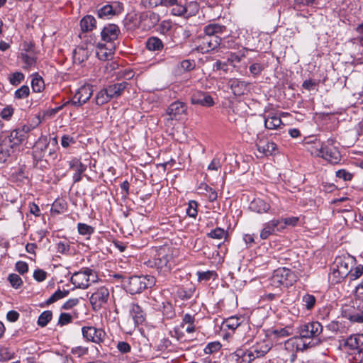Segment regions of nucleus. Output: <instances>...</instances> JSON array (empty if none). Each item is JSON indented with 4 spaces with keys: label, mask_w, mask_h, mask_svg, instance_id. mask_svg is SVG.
<instances>
[{
    "label": "nucleus",
    "mask_w": 363,
    "mask_h": 363,
    "mask_svg": "<svg viewBox=\"0 0 363 363\" xmlns=\"http://www.w3.org/2000/svg\"><path fill=\"white\" fill-rule=\"evenodd\" d=\"M176 264L174 251L169 248H162L153 260L148 261L150 267L155 266L159 274L165 276Z\"/></svg>",
    "instance_id": "f257e3e1"
},
{
    "label": "nucleus",
    "mask_w": 363,
    "mask_h": 363,
    "mask_svg": "<svg viewBox=\"0 0 363 363\" xmlns=\"http://www.w3.org/2000/svg\"><path fill=\"white\" fill-rule=\"evenodd\" d=\"M297 279L294 272L286 267H280L274 271L270 284L274 287L292 286Z\"/></svg>",
    "instance_id": "f03ea898"
},
{
    "label": "nucleus",
    "mask_w": 363,
    "mask_h": 363,
    "mask_svg": "<svg viewBox=\"0 0 363 363\" xmlns=\"http://www.w3.org/2000/svg\"><path fill=\"white\" fill-rule=\"evenodd\" d=\"M160 5L164 6H172V13L174 16H192L198 11L199 5L195 1H191L186 6L178 3L177 0H161Z\"/></svg>",
    "instance_id": "7ed1b4c3"
},
{
    "label": "nucleus",
    "mask_w": 363,
    "mask_h": 363,
    "mask_svg": "<svg viewBox=\"0 0 363 363\" xmlns=\"http://www.w3.org/2000/svg\"><path fill=\"white\" fill-rule=\"evenodd\" d=\"M96 274L92 269L89 268L74 273L70 279L72 284H74L76 288L82 289H87L91 282H96Z\"/></svg>",
    "instance_id": "20e7f679"
},
{
    "label": "nucleus",
    "mask_w": 363,
    "mask_h": 363,
    "mask_svg": "<svg viewBox=\"0 0 363 363\" xmlns=\"http://www.w3.org/2000/svg\"><path fill=\"white\" fill-rule=\"evenodd\" d=\"M333 140H328L313 153L331 164H337L341 160V155L337 149L333 145Z\"/></svg>",
    "instance_id": "39448f33"
},
{
    "label": "nucleus",
    "mask_w": 363,
    "mask_h": 363,
    "mask_svg": "<svg viewBox=\"0 0 363 363\" xmlns=\"http://www.w3.org/2000/svg\"><path fill=\"white\" fill-rule=\"evenodd\" d=\"M154 284L155 279L152 277L134 276L129 279L126 289L131 294H135L141 293L147 288L152 287Z\"/></svg>",
    "instance_id": "423d86ee"
},
{
    "label": "nucleus",
    "mask_w": 363,
    "mask_h": 363,
    "mask_svg": "<svg viewBox=\"0 0 363 363\" xmlns=\"http://www.w3.org/2000/svg\"><path fill=\"white\" fill-rule=\"evenodd\" d=\"M220 37L199 36L195 41L196 49L201 53L212 51L221 45Z\"/></svg>",
    "instance_id": "0eeeda50"
},
{
    "label": "nucleus",
    "mask_w": 363,
    "mask_h": 363,
    "mask_svg": "<svg viewBox=\"0 0 363 363\" xmlns=\"http://www.w3.org/2000/svg\"><path fill=\"white\" fill-rule=\"evenodd\" d=\"M82 334L87 342H91L96 345L103 343L106 337V333L102 328L94 326H84L82 328Z\"/></svg>",
    "instance_id": "6e6552de"
},
{
    "label": "nucleus",
    "mask_w": 363,
    "mask_h": 363,
    "mask_svg": "<svg viewBox=\"0 0 363 363\" xmlns=\"http://www.w3.org/2000/svg\"><path fill=\"white\" fill-rule=\"evenodd\" d=\"M108 298V289L106 287L101 286L91 294L89 301L93 309L99 311L107 303Z\"/></svg>",
    "instance_id": "1a4fd4ad"
},
{
    "label": "nucleus",
    "mask_w": 363,
    "mask_h": 363,
    "mask_svg": "<svg viewBox=\"0 0 363 363\" xmlns=\"http://www.w3.org/2000/svg\"><path fill=\"white\" fill-rule=\"evenodd\" d=\"M323 331V326L318 321H313L300 327L299 333L303 339L317 337Z\"/></svg>",
    "instance_id": "9d476101"
},
{
    "label": "nucleus",
    "mask_w": 363,
    "mask_h": 363,
    "mask_svg": "<svg viewBox=\"0 0 363 363\" xmlns=\"http://www.w3.org/2000/svg\"><path fill=\"white\" fill-rule=\"evenodd\" d=\"M93 89L90 84L82 86L74 94L71 103L74 106H82L92 96Z\"/></svg>",
    "instance_id": "9b49d317"
},
{
    "label": "nucleus",
    "mask_w": 363,
    "mask_h": 363,
    "mask_svg": "<svg viewBox=\"0 0 363 363\" xmlns=\"http://www.w3.org/2000/svg\"><path fill=\"white\" fill-rule=\"evenodd\" d=\"M256 147L260 157L272 155L277 150V145L274 142L263 138L256 140Z\"/></svg>",
    "instance_id": "f8f14e48"
},
{
    "label": "nucleus",
    "mask_w": 363,
    "mask_h": 363,
    "mask_svg": "<svg viewBox=\"0 0 363 363\" xmlns=\"http://www.w3.org/2000/svg\"><path fill=\"white\" fill-rule=\"evenodd\" d=\"M159 14L152 11L142 13L140 16V24L143 29L149 30L155 26L160 21Z\"/></svg>",
    "instance_id": "ddd939ff"
},
{
    "label": "nucleus",
    "mask_w": 363,
    "mask_h": 363,
    "mask_svg": "<svg viewBox=\"0 0 363 363\" xmlns=\"http://www.w3.org/2000/svg\"><path fill=\"white\" fill-rule=\"evenodd\" d=\"M192 104L201 105L203 106L210 107L213 106L214 101L212 97L207 93L201 91H196L191 97Z\"/></svg>",
    "instance_id": "4468645a"
},
{
    "label": "nucleus",
    "mask_w": 363,
    "mask_h": 363,
    "mask_svg": "<svg viewBox=\"0 0 363 363\" xmlns=\"http://www.w3.org/2000/svg\"><path fill=\"white\" fill-rule=\"evenodd\" d=\"M186 111V106L184 103L174 101L167 109V115L169 120H179L180 116Z\"/></svg>",
    "instance_id": "2eb2a0df"
},
{
    "label": "nucleus",
    "mask_w": 363,
    "mask_h": 363,
    "mask_svg": "<svg viewBox=\"0 0 363 363\" xmlns=\"http://www.w3.org/2000/svg\"><path fill=\"white\" fill-rule=\"evenodd\" d=\"M354 258L350 255L346 257H337L335 258L333 264L342 271V275H349L350 272H351V269L354 264Z\"/></svg>",
    "instance_id": "dca6fc26"
},
{
    "label": "nucleus",
    "mask_w": 363,
    "mask_h": 363,
    "mask_svg": "<svg viewBox=\"0 0 363 363\" xmlns=\"http://www.w3.org/2000/svg\"><path fill=\"white\" fill-rule=\"evenodd\" d=\"M344 346L351 350H357L359 354L363 350V334L350 335L345 340Z\"/></svg>",
    "instance_id": "f3484780"
},
{
    "label": "nucleus",
    "mask_w": 363,
    "mask_h": 363,
    "mask_svg": "<svg viewBox=\"0 0 363 363\" xmlns=\"http://www.w3.org/2000/svg\"><path fill=\"white\" fill-rule=\"evenodd\" d=\"M120 33L119 28L115 24H109L101 30V38L104 41L111 43L118 38Z\"/></svg>",
    "instance_id": "a211bd4d"
},
{
    "label": "nucleus",
    "mask_w": 363,
    "mask_h": 363,
    "mask_svg": "<svg viewBox=\"0 0 363 363\" xmlns=\"http://www.w3.org/2000/svg\"><path fill=\"white\" fill-rule=\"evenodd\" d=\"M279 223L278 219H273L263 225V228L260 232V238L262 240L267 239L271 235L274 234L276 231H281L279 229Z\"/></svg>",
    "instance_id": "6ab92c4d"
},
{
    "label": "nucleus",
    "mask_w": 363,
    "mask_h": 363,
    "mask_svg": "<svg viewBox=\"0 0 363 363\" xmlns=\"http://www.w3.org/2000/svg\"><path fill=\"white\" fill-rule=\"evenodd\" d=\"M230 89L236 96H241L248 91L250 83L238 79H233L229 82Z\"/></svg>",
    "instance_id": "aec40b11"
},
{
    "label": "nucleus",
    "mask_w": 363,
    "mask_h": 363,
    "mask_svg": "<svg viewBox=\"0 0 363 363\" xmlns=\"http://www.w3.org/2000/svg\"><path fill=\"white\" fill-rule=\"evenodd\" d=\"M128 83L126 82H122L120 83H115L107 86L106 89L107 90L110 98H118L120 96L125 89L128 86Z\"/></svg>",
    "instance_id": "412c9836"
},
{
    "label": "nucleus",
    "mask_w": 363,
    "mask_h": 363,
    "mask_svg": "<svg viewBox=\"0 0 363 363\" xmlns=\"http://www.w3.org/2000/svg\"><path fill=\"white\" fill-rule=\"evenodd\" d=\"M115 45L112 43L106 47L105 44L99 43L97 45L96 55L101 60H107L112 57Z\"/></svg>",
    "instance_id": "4be33fe9"
},
{
    "label": "nucleus",
    "mask_w": 363,
    "mask_h": 363,
    "mask_svg": "<svg viewBox=\"0 0 363 363\" xmlns=\"http://www.w3.org/2000/svg\"><path fill=\"white\" fill-rule=\"evenodd\" d=\"M250 211L257 213H267L270 209V205L263 199L257 198L253 199L249 206Z\"/></svg>",
    "instance_id": "5701e85b"
},
{
    "label": "nucleus",
    "mask_w": 363,
    "mask_h": 363,
    "mask_svg": "<svg viewBox=\"0 0 363 363\" xmlns=\"http://www.w3.org/2000/svg\"><path fill=\"white\" fill-rule=\"evenodd\" d=\"M249 350L257 359H259L264 357L269 351L270 346L267 341L263 340L262 342H257Z\"/></svg>",
    "instance_id": "b1692460"
},
{
    "label": "nucleus",
    "mask_w": 363,
    "mask_h": 363,
    "mask_svg": "<svg viewBox=\"0 0 363 363\" xmlns=\"http://www.w3.org/2000/svg\"><path fill=\"white\" fill-rule=\"evenodd\" d=\"M129 313L135 324H140L145 320V313L138 304L131 303L129 306Z\"/></svg>",
    "instance_id": "393cba45"
},
{
    "label": "nucleus",
    "mask_w": 363,
    "mask_h": 363,
    "mask_svg": "<svg viewBox=\"0 0 363 363\" xmlns=\"http://www.w3.org/2000/svg\"><path fill=\"white\" fill-rule=\"evenodd\" d=\"M234 355L237 361L240 360V363H252L254 360L257 359L249 349L246 350L238 349L235 352Z\"/></svg>",
    "instance_id": "a878e982"
},
{
    "label": "nucleus",
    "mask_w": 363,
    "mask_h": 363,
    "mask_svg": "<svg viewBox=\"0 0 363 363\" xmlns=\"http://www.w3.org/2000/svg\"><path fill=\"white\" fill-rule=\"evenodd\" d=\"M70 167L74 172L73 175L74 182H79L82 179V174L86 169V165L83 164L77 160H74L70 163Z\"/></svg>",
    "instance_id": "bb28decb"
},
{
    "label": "nucleus",
    "mask_w": 363,
    "mask_h": 363,
    "mask_svg": "<svg viewBox=\"0 0 363 363\" xmlns=\"http://www.w3.org/2000/svg\"><path fill=\"white\" fill-rule=\"evenodd\" d=\"M89 55L90 52L87 48L83 46L77 47L73 51L74 62L80 65L86 61Z\"/></svg>",
    "instance_id": "cd10ccee"
},
{
    "label": "nucleus",
    "mask_w": 363,
    "mask_h": 363,
    "mask_svg": "<svg viewBox=\"0 0 363 363\" xmlns=\"http://www.w3.org/2000/svg\"><path fill=\"white\" fill-rule=\"evenodd\" d=\"M264 125L266 128L269 130H276L284 126L281 118L277 115H269L264 118Z\"/></svg>",
    "instance_id": "c85d7f7f"
},
{
    "label": "nucleus",
    "mask_w": 363,
    "mask_h": 363,
    "mask_svg": "<svg viewBox=\"0 0 363 363\" xmlns=\"http://www.w3.org/2000/svg\"><path fill=\"white\" fill-rule=\"evenodd\" d=\"M225 27L217 23H211L204 27V35L208 37H219L218 34L222 33Z\"/></svg>",
    "instance_id": "c756f323"
},
{
    "label": "nucleus",
    "mask_w": 363,
    "mask_h": 363,
    "mask_svg": "<svg viewBox=\"0 0 363 363\" xmlns=\"http://www.w3.org/2000/svg\"><path fill=\"white\" fill-rule=\"evenodd\" d=\"M98 16L101 18H109L116 15V8L112 4H106L98 10Z\"/></svg>",
    "instance_id": "7c9ffc66"
},
{
    "label": "nucleus",
    "mask_w": 363,
    "mask_h": 363,
    "mask_svg": "<svg viewBox=\"0 0 363 363\" xmlns=\"http://www.w3.org/2000/svg\"><path fill=\"white\" fill-rule=\"evenodd\" d=\"M96 19L91 16L84 17L80 21L81 28L84 32L92 30L96 26Z\"/></svg>",
    "instance_id": "2f4dec72"
},
{
    "label": "nucleus",
    "mask_w": 363,
    "mask_h": 363,
    "mask_svg": "<svg viewBox=\"0 0 363 363\" xmlns=\"http://www.w3.org/2000/svg\"><path fill=\"white\" fill-rule=\"evenodd\" d=\"M242 318L238 316H231L226 318L222 324V327L232 330H235L241 324Z\"/></svg>",
    "instance_id": "473e14b6"
},
{
    "label": "nucleus",
    "mask_w": 363,
    "mask_h": 363,
    "mask_svg": "<svg viewBox=\"0 0 363 363\" xmlns=\"http://www.w3.org/2000/svg\"><path fill=\"white\" fill-rule=\"evenodd\" d=\"M345 317L352 322L363 323V311H355L354 308H350L348 311H345Z\"/></svg>",
    "instance_id": "72a5a7b5"
},
{
    "label": "nucleus",
    "mask_w": 363,
    "mask_h": 363,
    "mask_svg": "<svg viewBox=\"0 0 363 363\" xmlns=\"http://www.w3.org/2000/svg\"><path fill=\"white\" fill-rule=\"evenodd\" d=\"M242 139L247 143L256 142V140H258V138H259L255 129L249 125L246 126V130L242 132Z\"/></svg>",
    "instance_id": "f704fd0d"
},
{
    "label": "nucleus",
    "mask_w": 363,
    "mask_h": 363,
    "mask_svg": "<svg viewBox=\"0 0 363 363\" xmlns=\"http://www.w3.org/2000/svg\"><path fill=\"white\" fill-rule=\"evenodd\" d=\"M146 47L149 50L159 51L163 48V43L160 38L151 37L147 40Z\"/></svg>",
    "instance_id": "c9c22d12"
},
{
    "label": "nucleus",
    "mask_w": 363,
    "mask_h": 363,
    "mask_svg": "<svg viewBox=\"0 0 363 363\" xmlns=\"http://www.w3.org/2000/svg\"><path fill=\"white\" fill-rule=\"evenodd\" d=\"M298 217L296 216H291L289 218H281L280 219H278L279 223V229L283 230L285 229L287 226H296L298 222Z\"/></svg>",
    "instance_id": "e433bc0d"
},
{
    "label": "nucleus",
    "mask_w": 363,
    "mask_h": 363,
    "mask_svg": "<svg viewBox=\"0 0 363 363\" xmlns=\"http://www.w3.org/2000/svg\"><path fill=\"white\" fill-rule=\"evenodd\" d=\"M111 99L110 98L106 88L102 89L100 90L96 97H95V102L96 104L98 106H102L108 101H110Z\"/></svg>",
    "instance_id": "4c0bfd02"
},
{
    "label": "nucleus",
    "mask_w": 363,
    "mask_h": 363,
    "mask_svg": "<svg viewBox=\"0 0 363 363\" xmlns=\"http://www.w3.org/2000/svg\"><path fill=\"white\" fill-rule=\"evenodd\" d=\"M32 89L34 92H40L45 88V84L43 78L38 75L33 77L31 81Z\"/></svg>",
    "instance_id": "58836bf2"
},
{
    "label": "nucleus",
    "mask_w": 363,
    "mask_h": 363,
    "mask_svg": "<svg viewBox=\"0 0 363 363\" xmlns=\"http://www.w3.org/2000/svg\"><path fill=\"white\" fill-rule=\"evenodd\" d=\"M342 271L339 268H337L335 264H333L332 267V272L330 274V279H332V281L334 283H340L341 282L345 277H347L348 275L347 274H342Z\"/></svg>",
    "instance_id": "ea45409f"
},
{
    "label": "nucleus",
    "mask_w": 363,
    "mask_h": 363,
    "mask_svg": "<svg viewBox=\"0 0 363 363\" xmlns=\"http://www.w3.org/2000/svg\"><path fill=\"white\" fill-rule=\"evenodd\" d=\"M207 236L213 239H225L228 236V232L221 228H216L208 233Z\"/></svg>",
    "instance_id": "a19ab883"
},
{
    "label": "nucleus",
    "mask_w": 363,
    "mask_h": 363,
    "mask_svg": "<svg viewBox=\"0 0 363 363\" xmlns=\"http://www.w3.org/2000/svg\"><path fill=\"white\" fill-rule=\"evenodd\" d=\"M68 294H69V291H67V290L61 291L60 289H58L46 301L45 303L47 306L52 304V303H55V301H58L59 299H61V298L67 296Z\"/></svg>",
    "instance_id": "79ce46f5"
},
{
    "label": "nucleus",
    "mask_w": 363,
    "mask_h": 363,
    "mask_svg": "<svg viewBox=\"0 0 363 363\" xmlns=\"http://www.w3.org/2000/svg\"><path fill=\"white\" fill-rule=\"evenodd\" d=\"M52 313L51 311H43L38 319V325L40 327H45L51 320Z\"/></svg>",
    "instance_id": "37998d69"
},
{
    "label": "nucleus",
    "mask_w": 363,
    "mask_h": 363,
    "mask_svg": "<svg viewBox=\"0 0 363 363\" xmlns=\"http://www.w3.org/2000/svg\"><path fill=\"white\" fill-rule=\"evenodd\" d=\"M9 138L13 147L20 145L24 140L23 135L18 133L16 130L11 131Z\"/></svg>",
    "instance_id": "c03bdc74"
},
{
    "label": "nucleus",
    "mask_w": 363,
    "mask_h": 363,
    "mask_svg": "<svg viewBox=\"0 0 363 363\" xmlns=\"http://www.w3.org/2000/svg\"><path fill=\"white\" fill-rule=\"evenodd\" d=\"M303 306L307 310H311L316 302V298L313 295L305 294L302 298Z\"/></svg>",
    "instance_id": "a18cd8bd"
},
{
    "label": "nucleus",
    "mask_w": 363,
    "mask_h": 363,
    "mask_svg": "<svg viewBox=\"0 0 363 363\" xmlns=\"http://www.w3.org/2000/svg\"><path fill=\"white\" fill-rule=\"evenodd\" d=\"M30 94V89L27 85H23L16 90L14 97L17 99H23L27 98Z\"/></svg>",
    "instance_id": "49530a36"
},
{
    "label": "nucleus",
    "mask_w": 363,
    "mask_h": 363,
    "mask_svg": "<svg viewBox=\"0 0 363 363\" xmlns=\"http://www.w3.org/2000/svg\"><path fill=\"white\" fill-rule=\"evenodd\" d=\"M8 280L10 282L12 287L18 289L23 284L21 278L16 274H11L8 277Z\"/></svg>",
    "instance_id": "de8ad7c7"
},
{
    "label": "nucleus",
    "mask_w": 363,
    "mask_h": 363,
    "mask_svg": "<svg viewBox=\"0 0 363 363\" xmlns=\"http://www.w3.org/2000/svg\"><path fill=\"white\" fill-rule=\"evenodd\" d=\"M77 228L79 233L83 235H90L94 231L91 226L85 223H78Z\"/></svg>",
    "instance_id": "09e8293b"
},
{
    "label": "nucleus",
    "mask_w": 363,
    "mask_h": 363,
    "mask_svg": "<svg viewBox=\"0 0 363 363\" xmlns=\"http://www.w3.org/2000/svg\"><path fill=\"white\" fill-rule=\"evenodd\" d=\"M24 79V74L22 72H16L9 77V82L13 86H18Z\"/></svg>",
    "instance_id": "8fccbe9b"
},
{
    "label": "nucleus",
    "mask_w": 363,
    "mask_h": 363,
    "mask_svg": "<svg viewBox=\"0 0 363 363\" xmlns=\"http://www.w3.org/2000/svg\"><path fill=\"white\" fill-rule=\"evenodd\" d=\"M13 146L1 147L0 149V162H5L11 156Z\"/></svg>",
    "instance_id": "3c124183"
},
{
    "label": "nucleus",
    "mask_w": 363,
    "mask_h": 363,
    "mask_svg": "<svg viewBox=\"0 0 363 363\" xmlns=\"http://www.w3.org/2000/svg\"><path fill=\"white\" fill-rule=\"evenodd\" d=\"M363 274V265L359 264L354 269H351V272L349 274V277L351 280H355L359 278Z\"/></svg>",
    "instance_id": "603ef678"
},
{
    "label": "nucleus",
    "mask_w": 363,
    "mask_h": 363,
    "mask_svg": "<svg viewBox=\"0 0 363 363\" xmlns=\"http://www.w3.org/2000/svg\"><path fill=\"white\" fill-rule=\"evenodd\" d=\"M198 203L196 201H190L186 208V213L189 216L195 218L197 215Z\"/></svg>",
    "instance_id": "864d4df0"
},
{
    "label": "nucleus",
    "mask_w": 363,
    "mask_h": 363,
    "mask_svg": "<svg viewBox=\"0 0 363 363\" xmlns=\"http://www.w3.org/2000/svg\"><path fill=\"white\" fill-rule=\"evenodd\" d=\"M194 290L189 289V290L185 289L184 288H179L177 291V296L184 300L189 299L192 297Z\"/></svg>",
    "instance_id": "5fc2aeb1"
},
{
    "label": "nucleus",
    "mask_w": 363,
    "mask_h": 363,
    "mask_svg": "<svg viewBox=\"0 0 363 363\" xmlns=\"http://www.w3.org/2000/svg\"><path fill=\"white\" fill-rule=\"evenodd\" d=\"M245 49H243V51L240 53L230 52L228 56V62L230 63L234 62H240L242 59L245 57Z\"/></svg>",
    "instance_id": "6e6d98bb"
},
{
    "label": "nucleus",
    "mask_w": 363,
    "mask_h": 363,
    "mask_svg": "<svg viewBox=\"0 0 363 363\" xmlns=\"http://www.w3.org/2000/svg\"><path fill=\"white\" fill-rule=\"evenodd\" d=\"M89 349L88 347H83V346H77L72 348L71 353L77 357H81L84 355H86L88 354Z\"/></svg>",
    "instance_id": "4d7b16f0"
},
{
    "label": "nucleus",
    "mask_w": 363,
    "mask_h": 363,
    "mask_svg": "<svg viewBox=\"0 0 363 363\" xmlns=\"http://www.w3.org/2000/svg\"><path fill=\"white\" fill-rule=\"evenodd\" d=\"M13 111L14 109L11 106H7L2 109L0 116L3 119L9 121L13 114Z\"/></svg>",
    "instance_id": "13d9d810"
},
{
    "label": "nucleus",
    "mask_w": 363,
    "mask_h": 363,
    "mask_svg": "<svg viewBox=\"0 0 363 363\" xmlns=\"http://www.w3.org/2000/svg\"><path fill=\"white\" fill-rule=\"evenodd\" d=\"M250 73L254 76H258L264 69V66L260 63H253L249 67Z\"/></svg>",
    "instance_id": "bf43d9fd"
},
{
    "label": "nucleus",
    "mask_w": 363,
    "mask_h": 363,
    "mask_svg": "<svg viewBox=\"0 0 363 363\" xmlns=\"http://www.w3.org/2000/svg\"><path fill=\"white\" fill-rule=\"evenodd\" d=\"M197 275L199 281H208L216 276V272L213 271H206L203 272H199Z\"/></svg>",
    "instance_id": "052dcab7"
},
{
    "label": "nucleus",
    "mask_w": 363,
    "mask_h": 363,
    "mask_svg": "<svg viewBox=\"0 0 363 363\" xmlns=\"http://www.w3.org/2000/svg\"><path fill=\"white\" fill-rule=\"evenodd\" d=\"M72 317L69 313H62L60 314L58 324L60 325H65L72 322Z\"/></svg>",
    "instance_id": "680f3d73"
},
{
    "label": "nucleus",
    "mask_w": 363,
    "mask_h": 363,
    "mask_svg": "<svg viewBox=\"0 0 363 363\" xmlns=\"http://www.w3.org/2000/svg\"><path fill=\"white\" fill-rule=\"evenodd\" d=\"M336 177L342 179L344 181H350L352 179V174L345 169H340L336 172Z\"/></svg>",
    "instance_id": "e2e57ef3"
},
{
    "label": "nucleus",
    "mask_w": 363,
    "mask_h": 363,
    "mask_svg": "<svg viewBox=\"0 0 363 363\" xmlns=\"http://www.w3.org/2000/svg\"><path fill=\"white\" fill-rule=\"evenodd\" d=\"M116 347L118 350V351L123 354L128 353L131 350L130 345L128 342L124 341L118 342Z\"/></svg>",
    "instance_id": "0e129e2a"
},
{
    "label": "nucleus",
    "mask_w": 363,
    "mask_h": 363,
    "mask_svg": "<svg viewBox=\"0 0 363 363\" xmlns=\"http://www.w3.org/2000/svg\"><path fill=\"white\" fill-rule=\"evenodd\" d=\"M220 344L219 342H211L206 347L204 351L206 353H213L219 350Z\"/></svg>",
    "instance_id": "69168bd1"
},
{
    "label": "nucleus",
    "mask_w": 363,
    "mask_h": 363,
    "mask_svg": "<svg viewBox=\"0 0 363 363\" xmlns=\"http://www.w3.org/2000/svg\"><path fill=\"white\" fill-rule=\"evenodd\" d=\"M34 279L38 281H43L47 277V273L43 269H36L33 273Z\"/></svg>",
    "instance_id": "338daca9"
},
{
    "label": "nucleus",
    "mask_w": 363,
    "mask_h": 363,
    "mask_svg": "<svg viewBox=\"0 0 363 363\" xmlns=\"http://www.w3.org/2000/svg\"><path fill=\"white\" fill-rule=\"evenodd\" d=\"M16 269L20 274H23L24 273L28 272V266L26 262L19 261L17 262L16 264Z\"/></svg>",
    "instance_id": "774afa93"
}]
</instances>
